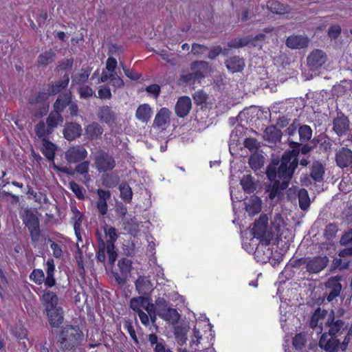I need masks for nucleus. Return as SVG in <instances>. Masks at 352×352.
I'll list each match as a JSON object with an SVG mask.
<instances>
[{
  "mask_svg": "<svg viewBox=\"0 0 352 352\" xmlns=\"http://www.w3.org/2000/svg\"><path fill=\"white\" fill-rule=\"evenodd\" d=\"M310 327L314 329L316 333L322 332L324 327H329V333H324L319 341V345L322 349L328 351H333L338 349L345 350L349 342V336L352 335V326L347 332V336L342 344L340 339L336 336L341 330L344 331V322L338 320L334 321L333 313H329L324 309H317L311 316Z\"/></svg>",
  "mask_w": 352,
  "mask_h": 352,
  "instance_id": "obj_1",
  "label": "nucleus"
},
{
  "mask_svg": "<svg viewBox=\"0 0 352 352\" xmlns=\"http://www.w3.org/2000/svg\"><path fill=\"white\" fill-rule=\"evenodd\" d=\"M298 152L295 150L285 152L280 160V164L276 171L275 164L268 166L266 174L270 181L274 183L270 191L269 197L271 199L288 186V183L292 179L293 174L298 166Z\"/></svg>",
  "mask_w": 352,
  "mask_h": 352,
  "instance_id": "obj_2",
  "label": "nucleus"
},
{
  "mask_svg": "<svg viewBox=\"0 0 352 352\" xmlns=\"http://www.w3.org/2000/svg\"><path fill=\"white\" fill-rule=\"evenodd\" d=\"M83 338V333L78 327L73 326L64 327L58 340L60 352H75Z\"/></svg>",
  "mask_w": 352,
  "mask_h": 352,
  "instance_id": "obj_3",
  "label": "nucleus"
},
{
  "mask_svg": "<svg viewBox=\"0 0 352 352\" xmlns=\"http://www.w3.org/2000/svg\"><path fill=\"white\" fill-rule=\"evenodd\" d=\"M268 217L266 214H261L251 228L250 233L253 236L251 239L254 243V239H259L260 241L270 243L272 239V232L268 229Z\"/></svg>",
  "mask_w": 352,
  "mask_h": 352,
  "instance_id": "obj_4",
  "label": "nucleus"
},
{
  "mask_svg": "<svg viewBox=\"0 0 352 352\" xmlns=\"http://www.w3.org/2000/svg\"><path fill=\"white\" fill-rule=\"evenodd\" d=\"M191 73L183 75L182 79L188 83L199 82L210 72V67L208 63L203 60H197L190 65Z\"/></svg>",
  "mask_w": 352,
  "mask_h": 352,
  "instance_id": "obj_5",
  "label": "nucleus"
},
{
  "mask_svg": "<svg viewBox=\"0 0 352 352\" xmlns=\"http://www.w3.org/2000/svg\"><path fill=\"white\" fill-rule=\"evenodd\" d=\"M21 218L24 224L28 227L32 240L37 241L40 237L39 221L32 210L25 209L21 213Z\"/></svg>",
  "mask_w": 352,
  "mask_h": 352,
  "instance_id": "obj_6",
  "label": "nucleus"
},
{
  "mask_svg": "<svg viewBox=\"0 0 352 352\" xmlns=\"http://www.w3.org/2000/svg\"><path fill=\"white\" fill-rule=\"evenodd\" d=\"M265 38L264 34H258L255 36H245L243 38H236L230 41L228 47L230 48H240L249 45L253 46L259 45Z\"/></svg>",
  "mask_w": 352,
  "mask_h": 352,
  "instance_id": "obj_7",
  "label": "nucleus"
},
{
  "mask_svg": "<svg viewBox=\"0 0 352 352\" xmlns=\"http://www.w3.org/2000/svg\"><path fill=\"white\" fill-rule=\"evenodd\" d=\"M87 155V151L82 145L71 146L65 153V158L69 164H76L82 162Z\"/></svg>",
  "mask_w": 352,
  "mask_h": 352,
  "instance_id": "obj_8",
  "label": "nucleus"
},
{
  "mask_svg": "<svg viewBox=\"0 0 352 352\" xmlns=\"http://www.w3.org/2000/svg\"><path fill=\"white\" fill-rule=\"evenodd\" d=\"M327 57L321 50H313L307 58V66L311 71H317L326 63Z\"/></svg>",
  "mask_w": 352,
  "mask_h": 352,
  "instance_id": "obj_9",
  "label": "nucleus"
},
{
  "mask_svg": "<svg viewBox=\"0 0 352 352\" xmlns=\"http://www.w3.org/2000/svg\"><path fill=\"white\" fill-rule=\"evenodd\" d=\"M130 307L138 314L144 311V310L148 314L154 311V305L151 302L150 298L144 296L131 298Z\"/></svg>",
  "mask_w": 352,
  "mask_h": 352,
  "instance_id": "obj_10",
  "label": "nucleus"
},
{
  "mask_svg": "<svg viewBox=\"0 0 352 352\" xmlns=\"http://www.w3.org/2000/svg\"><path fill=\"white\" fill-rule=\"evenodd\" d=\"M96 168L99 172H105L112 170L116 162L113 157L104 152H99L95 157Z\"/></svg>",
  "mask_w": 352,
  "mask_h": 352,
  "instance_id": "obj_11",
  "label": "nucleus"
},
{
  "mask_svg": "<svg viewBox=\"0 0 352 352\" xmlns=\"http://www.w3.org/2000/svg\"><path fill=\"white\" fill-rule=\"evenodd\" d=\"M329 263L327 256H318L305 260L306 268L309 273L316 274L326 267Z\"/></svg>",
  "mask_w": 352,
  "mask_h": 352,
  "instance_id": "obj_12",
  "label": "nucleus"
},
{
  "mask_svg": "<svg viewBox=\"0 0 352 352\" xmlns=\"http://www.w3.org/2000/svg\"><path fill=\"white\" fill-rule=\"evenodd\" d=\"M327 289V299L329 302L332 301L335 298L339 296L342 289L340 284V278L338 276L330 277L325 283Z\"/></svg>",
  "mask_w": 352,
  "mask_h": 352,
  "instance_id": "obj_13",
  "label": "nucleus"
},
{
  "mask_svg": "<svg viewBox=\"0 0 352 352\" xmlns=\"http://www.w3.org/2000/svg\"><path fill=\"white\" fill-rule=\"evenodd\" d=\"M118 265L121 275H119L117 272H113V276L119 285H124L127 276L131 271L132 263L128 258H122L118 261Z\"/></svg>",
  "mask_w": 352,
  "mask_h": 352,
  "instance_id": "obj_14",
  "label": "nucleus"
},
{
  "mask_svg": "<svg viewBox=\"0 0 352 352\" xmlns=\"http://www.w3.org/2000/svg\"><path fill=\"white\" fill-rule=\"evenodd\" d=\"M350 122L343 113H338L333 121V129L338 136H342L349 130Z\"/></svg>",
  "mask_w": 352,
  "mask_h": 352,
  "instance_id": "obj_15",
  "label": "nucleus"
},
{
  "mask_svg": "<svg viewBox=\"0 0 352 352\" xmlns=\"http://www.w3.org/2000/svg\"><path fill=\"white\" fill-rule=\"evenodd\" d=\"M170 115L171 111L168 109L166 107L161 108L155 116L153 126L161 130L166 129L170 122Z\"/></svg>",
  "mask_w": 352,
  "mask_h": 352,
  "instance_id": "obj_16",
  "label": "nucleus"
},
{
  "mask_svg": "<svg viewBox=\"0 0 352 352\" xmlns=\"http://www.w3.org/2000/svg\"><path fill=\"white\" fill-rule=\"evenodd\" d=\"M135 289L139 294L149 295L154 289L149 277L140 276L135 282Z\"/></svg>",
  "mask_w": 352,
  "mask_h": 352,
  "instance_id": "obj_17",
  "label": "nucleus"
},
{
  "mask_svg": "<svg viewBox=\"0 0 352 352\" xmlns=\"http://www.w3.org/2000/svg\"><path fill=\"white\" fill-rule=\"evenodd\" d=\"M286 223H285L283 217L281 214L276 213L272 219V226L274 230V232L280 239L287 237V234L289 233L288 228H286Z\"/></svg>",
  "mask_w": 352,
  "mask_h": 352,
  "instance_id": "obj_18",
  "label": "nucleus"
},
{
  "mask_svg": "<svg viewBox=\"0 0 352 352\" xmlns=\"http://www.w3.org/2000/svg\"><path fill=\"white\" fill-rule=\"evenodd\" d=\"M191 107L192 102L189 97H180L175 107V113L179 118H184L189 113Z\"/></svg>",
  "mask_w": 352,
  "mask_h": 352,
  "instance_id": "obj_19",
  "label": "nucleus"
},
{
  "mask_svg": "<svg viewBox=\"0 0 352 352\" xmlns=\"http://www.w3.org/2000/svg\"><path fill=\"white\" fill-rule=\"evenodd\" d=\"M269 243L260 241L254 251V257L258 262L266 263L270 258L272 251L268 247Z\"/></svg>",
  "mask_w": 352,
  "mask_h": 352,
  "instance_id": "obj_20",
  "label": "nucleus"
},
{
  "mask_svg": "<svg viewBox=\"0 0 352 352\" xmlns=\"http://www.w3.org/2000/svg\"><path fill=\"white\" fill-rule=\"evenodd\" d=\"M158 316L164 320L175 324L178 322L180 315L175 309L170 307L160 308L157 311Z\"/></svg>",
  "mask_w": 352,
  "mask_h": 352,
  "instance_id": "obj_21",
  "label": "nucleus"
},
{
  "mask_svg": "<svg viewBox=\"0 0 352 352\" xmlns=\"http://www.w3.org/2000/svg\"><path fill=\"white\" fill-rule=\"evenodd\" d=\"M98 117L101 121H103L108 125L111 126L116 122L117 114L110 107L105 105L99 108Z\"/></svg>",
  "mask_w": 352,
  "mask_h": 352,
  "instance_id": "obj_22",
  "label": "nucleus"
},
{
  "mask_svg": "<svg viewBox=\"0 0 352 352\" xmlns=\"http://www.w3.org/2000/svg\"><path fill=\"white\" fill-rule=\"evenodd\" d=\"M309 38L304 35L293 34L286 40V45L291 49H302L307 46Z\"/></svg>",
  "mask_w": 352,
  "mask_h": 352,
  "instance_id": "obj_23",
  "label": "nucleus"
},
{
  "mask_svg": "<svg viewBox=\"0 0 352 352\" xmlns=\"http://www.w3.org/2000/svg\"><path fill=\"white\" fill-rule=\"evenodd\" d=\"M336 159L338 166L340 168L347 167L352 162V151L343 147L337 152Z\"/></svg>",
  "mask_w": 352,
  "mask_h": 352,
  "instance_id": "obj_24",
  "label": "nucleus"
},
{
  "mask_svg": "<svg viewBox=\"0 0 352 352\" xmlns=\"http://www.w3.org/2000/svg\"><path fill=\"white\" fill-rule=\"evenodd\" d=\"M82 133V127L79 124L70 122L65 124L63 135L65 139L72 141L80 137Z\"/></svg>",
  "mask_w": 352,
  "mask_h": 352,
  "instance_id": "obj_25",
  "label": "nucleus"
},
{
  "mask_svg": "<svg viewBox=\"0 0 352 352\" xmlns=\"http://www.w3.org/2000/svg\"><path fill=\"white\" fill-rule=\"evenodd\" d=\"M42 302L45 311L59 307L57 295L50 290L44 292L42 296Z\"/></svg>",
  "mask_w": 352,
  "mask_h": 352,
  "instance_id": "obj_26",
  "label": "nucleus"
},
{
  "mask_svg": "<svg viewBox=\"0 0 352 352\" xmlns=\"http://www.w3.org/2000/svg\"><path fill=\"white\" fill-rule=\"evenodd\" d=\"M245 210L250 216H254L261 210V200L255 195H252L245 202Z\"/></svg>",
  "mask_w": 352,
  "mask_h": 352,
  "instance_id": "obj_27",
  "label": "nucleus"
},
{
  "mask_svg": "<svg viewBox=\"0 0 352 352\" xmlns=\"http://www.w3.org/2000/svg\"><path fill=\"white\" fill-rule=\"evenodd\" d=\"M102 126L96 122H93L85 126V135L88 140L98 139L103 133Z\"/></svg>",
  "mask_w": 352,
  "mask_h": 352,
  "instance_id": "obj_28",
  "label": "nucleus"
},
{
  "mask_svg": "<svg viewBox=\"0 0 352 352\" xmlns=\"http://www.w3.org/2000/svg\"><path fill=\"white\" fill-rule=\"evenodd\" d=\"M49 322L52 327H58L63 322V311L61 307L46 311Z\"/></svg>",
  "mask_w": 352,
  "mask_h": 352,
  "instance_id": "obj_29",
  "label": "nucleus"
},
{
  "mask_svg": "<svg viewBox=\"0 0 352 352\" xmlns=\"http://www.w3.org/2000/svg\"><path fill=\"white\" fill-rule=\"evenodd\" d=\"M227 69L232 73L240 72L245 67V62L239 56H232L225 62Z\"/></svg>",
  "mask_w": 352,
  "mask_h": 352,
  "instance_id": "obj_30",
  "label": "nucleus"
},
{
  "mask_svg": "<svg viewBox=\"0 0 352 352\" xmlns=\"http://www.w3.org/2000/svg\"><path fill=\"white\" fill-rule=\"evenodd\" d=\"M340 244L347 248L339 252L340 257L352 256V229L346 232L340 239Z\"/></svg>",
  "mask_w": 352,
  "mask_h": 352,
  "instance_id": "obj_31",
  "label": "nucleus"
},
{
  "mask_svg": "<svg viewBox=\"0 0 352 352\" xmlns=\"http://www.w3.org/2000/svg\"><path fill=\"white\" fill-rule=\"evenodd\" d=\"M152 116V109L147 104H143L136 110L135 117L142 122H147Z\"/></svg>",
  "mask_w": 352,
  "mask_h": 352,
  "instance_id": "obj_32",
  "label": "nucleus"
},
{
  "mask_svg": "<svg viewBox=\"0 0 352 352\" xmlns=\"http://www.w3.org/2000/svg\"><path fill=\"white\" fill-rule=\"evenodd\" d=\"M267 7L273 13L283 14L289 12V7L276 0H269L267 3Z\"/></svg>",
  "mask_w": 352,
  "mask_h": 352,
  "instance_id": "obj_33",
  "label": "nucleus"
},
{
  "mask_svg": "<svg viewBox=\"0 0 352 352\" xmlns=\"http://www.w3.org/2000/svg\"><path fill=\"white\" fill-rule=\"evenodd\" d=\"M72 212L74 213V217L72 218L74 223V229L75 231V234L78 239V241H82L81 234H80V227L82 222V214L76 208L72 209Z\"/></svg>",
  "mask_w": 352,
  "mask_h": 352,
  "instance_id": "obj_34",
  "label": "nucleus"
},
{
  "mask_svg": "<svg viewBox=\"0 0 352 352\" xmlns=\"http://www.w3.org/2000/svg\"><path fill=\"white\" fill-rule=\"evenodd\" d=\"M71 93H67L60 96L57 98L54 104V111L60 113L71 102Z\"/></svg>",
  "mask_w": 352,
  "mask_h": 352,
  "instance_id": "obj_35",
  "label": "nucleus"
},
{
  "mask_svg": "<svg viewBox=\"0 0 352 352\" xmlns=\"http://www.w3.org/2000/svg\"><path fill=\"white\" fill-rule=\"evenodd\" d=\"M281 136V131L274 126L267 127L264 133L265 140L274 143L280 141Z\"/></svg>",
  "mask_w": 352,
  "mask_h": 352,
  "instance_id": "obj_36",
  "label": "nucleus"
},
{
  "mask_svg": "<svg viewBox=\"0 0 352 352\" xmlns=\"http://www.w3.org/2000/svg\"><path fill=\"white\" fill-rule=\"evenodd\" d=\"M43 142V149L42 152L43 155L49 160H53L55 157V151L56 146L52 142H50L47 139L42 140Z\"/></svg>",
  "mask_w": 352,
  "mask_h": 352,
  "instance_id": "obj_37",
  "label": "nucleus"
},
{
  "mask_svg": "<svg viewBox=\"0 0 352 352\" xmlns=\"http://www.w3.org/2000/svg\"><path fill=\"white\" fill-rule=\"evenodd\" d=\"M324 170L321 163L316 162L312 165L311 177L316 182H320L323 179Z\"/></svg>",
  "mask_w": 352,
  "mask_h": 352,
  "instance_id": "obj_38",
  "label": "nucleus"
},
{
  "mask_svg": "<svg viewBox=\"0 0 352 352\" xmlns=\"http://www.w3.org/2000/svg\"><path fill=\"white\" fill-rule=\"evenodd\" d=\"M69 78L67 74H65L63 78L57 82L55 85H51L49 87L50 94L53 95L59 93L61 90L64 89L69 83Z\"/></svg>",
  "mask_w": 352,
  "mask_h": 352,
  "instance_id": "obj_39",
  "label": "nucleus"
},
{
  "mask_svg": "<svg viewBox=\"0 0 352 352\" xmlns=\"http://www.w3.org/2000/svg\"><path fill=\"white\" fill-rule=\"evenodd\" d=\"M35 132L36 135L43 140L52 132V129L48 125L46 126L43 122H40L35 126Z\"/></svg>",
  "mask_w": 352,
  "mask_h": 352,
  "instance_id": "obj_40",
  "label": "nucleus"
},
{
  "mask_svg": "<svg viewBox=\"0 0 352 352\" xmlns=\"http://www.w3.org/2000/svg\"><path fill=\"white\" fill-rule=\"evenodd\" d=\"M89 76V72L87 69H80L78 73L74 74L72 77L73 85H81L85 82Z\"/></svg>",
  "mask_w": 352,
  "mask_h": 352,
  "instance_id": "obj_41",
  "label": "nucleus"
},
{
  "mask_svg": "<svg viewBox=\"0 0 352 352\" xmlns=\"http://www.w3.org/2000/svg\"><path fill=\"white\" fill-rule=\"evenodd\" d=\"M63 119L61 114L54 111L50 113L47 118V124L53 130V129L56 127L58 124L63 122Z\"/></svg>",
  "mask_w": 352,
  "mask_h": 352,
  "instance_id": "obj_42",
  "label": "nucleus"
},
{
  "mask_svg": "<svg viewBox=\"0 0 352 352\" xmlns=\"http://www.w3.org/2000/svg\"><path fill=\"white\" fill-rule=\"evenodd\" d=\"M298 195L300 208L303 210H307L310 205V199L307 191L303 188L300 189L298 191Z\"/></svg>",
  "mask_w": 352,
  "mask_h": 352,
  "instance_id": "obj_43",
  "label": "nucleus"
},
{
  "mask_svg": "<svg viewBox=\"0 0 352 352\" xmlns=\"http://www.w3.org/2000/svg\"><path fill=\"white\" fill-rule=\"evenodd\" d=\"M55 53L50 50L41 54L37 58V63L39 65H47L53 61Z\"/></svg>",
  "mask_w": 352,
  "mask_h": 352,
  "instance_id": "obj_44",
  "label": "nucleus"
},
{
  "mask_svg": "<svg viewBox=\"0 0 352 352\" xmlns=\"http://www.w3.org/2000/svg\"><path fill=\"white\" fill-rule=\"evenodd\" d=\"M241 185L244 191L249 193L252 192L256 188L252 177L250 175H246L243 177L241 179Z\"/></svg>",
  "mask_w": 352,
  "mask_h": 352,
  "instance_id": "obj_45",
  "label": "nucleus"
},
{
  "mask_svg": "<svg viewBox=\"0 0 352 352\" xmlns=\"http://www.w3.org/2000/svg\"><path fill=\"white\" fill-rule=\"evenodd\" d=\"M264 164L263 157L258 153L252 154L249 159L250 167L256 170L261 168Z\"/></svg>",
  "mask_w": 352,
  "mask_h": 352,
  "instance_id": "obj_46",
  "label": "nucleus"
},
{
  "mask_svg": "<svg viewBox=\"0 0 352 352\" xmlns=\"http://www.w3.org/2000/svg\"><path fill=\"white\" fill-rule=\"evenodd\" d=\"M298 134L300 142H307L311 138L312 129L308 125H302L298 129Z\"/></svg>",
  "mask_w": 352,
  "mask_h": 352,
  "instance_id": "obj_47",
  "label": "nucleus"
},
{
  "mask_svg": "<svg viewBox=\"0 0 352 352\" xmlns=\"http://www.w3.org/2000/svg\"><path fill=\"white\" fill-rule=\"evenodd\" d=\"M104 232L107 239V245L109 243L114 244V242L118 239V234L116 228L113 227L106 225L104 227Z\"/></svg>",
  "mask_w": 352,
  "mask_h": 352,
  "instance_id": "obj_48",
  "label": "nucleus"
},
{
  "mask_svg": "<svg viewBox=\"0 0 352 352\" xmlns=\"http://www.w3.org/2000/svg\"><path fill=\"white\" fill-rule=\"evenodd\" d=\"M119 189L121 198L126 202H130L133 196L131 187L126 184H120Z\"/></svg>",
  "mask_w": 352,
  "mask_h": 352,
  "instance_id": "obj_49",
  "label": "nucleus"
},
{
  "mask_svg": "<svg viewBox=\"0 0 352 352\" xmlns=\"http://www.w3.org/2000/svg\"><path fill=\"white\" fill-rule=\"evenodd\" d=\"M69 189L75 194L78 199L81 200L85 199V190L77 183H76L74 181H72L69 183Z\"/></svg>",
  "mask_w": 352,
  "mask_h": 352,
  "instance_id": "obj_50",
  "label": "nucleus"
},
{
  "mask_svg": "<svg viewBox=\"0 0 352 352\" xmlns=\"http://www.w3.org/2000/svg\"><path fill=\"white\" fill-rule=\"evenodd\" d=\"M96 234L99 241V250L97 254V258L99 261L104 262L105 260V243L102 239L101 235L98 232H97Z\"/></svg>",
  "mask_w": 352,
  "mask_h": 352,
  "instance_id": "obj_51",
  "label": "nucleus"
},
{
  "mask_svg": "<svg viewBox=\"0 0 352 352\" xmlns=\"http://www.w3.org/2000/svg\"><path fill=\"white\" fill-rule=\"evenodd\" d=\"M30 278L36 284L41 285L44 281V273L42 270H34L30 276Z\"/></svg>",
  "mask_w": 352,
  "mask_h": 352,
  "instance_id": "obj_52",
  "label": "nucleus"
},
{
  "mask_svg": "<svg viewBox=\"0 0 352 352\" xmlns=\"http://www.w3.org/2000/svg\"><path fill=\"white\" fill-rule=\"evenodd\" d=\"M157 54L161 56L163 60L171 65H175L177 62V56L173 54H169L165 50H161Z\"/></svg>",
  "mask_w": 352,
  "mask_h": 352,
  "instance_id": "obj_53",
  "label": "nucleus"
},
{
  "mask_svg": "<svg viewBox=\"0 0 352 352\" xmlns=\"http://www.w3.org/2000/svg\"><path fill=\"white\" fill-rule=\"evenodd\" d=\"M107 253L109 256V263L113 265L117 258V252L115 250V246L113 243H109L106 245Z\"/></svg>",
  "mask_w": 352,
  "mask_h": 352,
  "instance_id": "obj_54",
  "label": "nucleus"
},
{
  "mask_svg": "<svg viewBox=\"0 0 352 352\" xmlns=\"http://www.w3.org/2000/svg\"><path fill=\"white\" fill-rule=\"evenodd\" d=\"M175 336L177 342L181 344H184L187 340L186 331L183 328L177 327L175 329Z\"/></svg>",
  "mask_w": 352,
  "mask_h": 352,
  "instance_id": "obj_55",
  "label": "nucleus"
},
{
  "mask_svg": "<svg viewBox=\"0 0 352 352\" xmlns=\"http://www.w3.org/2000/svg\"><path fill=\"white\" fill-rule=\"evenodd\" d=\"M229 49H230L229 47H228V48H224V49H221V47H220L219 46L216 47L210 51V52L208 54V58L210 59H214L220 54L227 55L229 52Z\"/></svg>",
  "mask_w": 352,
  "mask_h": 352,
  "instance_id": "obj_56",
  "label": "nucleus"
},
{
  "mask_svg": "<svg viewBox=\"0 0 352 352\" xmlns=\"http://www.w3.org/2000/svg\"><path fill=\"white\" fill-rule=\"evenodd\" d=\"M305 336L302 333H298L295 336L293 339V345L296 349H301L305 344Z\"/></svg>",
  "mask_w": 352,
  "mask_h": 352,
  "instance_id": "obj_57",
  "label": "nucleus"
},
{
  "mask_svg": "<svg viewBox=\"0 0 352 352\" xmlns=\"http://www.w3.org/2000/svg\"><path fill=\"white\" fill-rule=\"evenodd\" d=\"M79 94L81 98H87L93 96L94 91L87 85H81L79 89Z\"/></svg>",
  "mask_w": 352,
  "mask_h": 352,
  "instance_id": "obj_58",
  "label": "nucleus"
},
{
  "mask_svg": "<svg viewBox=\"0 0 352 352\" xmlns=\"http://www.w3.org/2000/svg\"><path fill=\"white\" fill-rule=\"evenodd\" d=\"M90 162L89 161H82L81 163L78 164L75 168L76 173L80 175H85L88 173L89 169Z\"/></svg>",
  "mask_w": 352,
  "mask_h": 352,
  "instance_id": "obj_59",
  "label": "nucleus"
},
{
  "mask_svg": "<svg viewBox=\"0 0 352 352\" xmlns=\"http://www.w3.org/2000/svg\"><path fill=\"white\" fill-rule=\"evenodd\" d=\"M208 50V47L204 45L193 43L192 45V53L195 56L204 54Z\"/></svg>",
  "mask_w": 352,
  "mask_h": 352,
  "instance_id": "obj_60",
  "label": "nucleus"
},
{
  "mask_svg": "<svg viewBox=\"0 0 352 352\" xmlns=\"http://www.w3.org/2000/svg\"><path fill=\"white\" fill-rule=\"evenodd\" d=\"M208 96L204 91H197L194 94L193 98L197 104H201L207 100Z\"/></svg>",
  "mask_w": 352,
  "mask_h": 352,
  "instance_id": "obj_61",
  "label": "nucleus"
},
{
  "mask_svg": "<svg viewBox=\"0 0 352 352\" xmlns=\"http://www.w3.org/2000/svg\"><path fill=\"white\" fill-rule=\"evenodd\" d=\"M110 80L115 87L120 88L124 85L122 79L116 73L110 74Z\"/></svg>",
  "mask_w": 352,
  "mask_h": 352,
  "instance_id": "obj_62",
  "label": "nucleus"
},
{
  "mask_svg": "<svg viewBox=\"0 0 352 352\" xmlns=\"http://www.w3.org/2000/svg\"><path fill=\"white\" fill-rule=\"evenodd\" d=\"M49 242L50 243V248L52 250L53 255L56 258H60L63 254L61 246L52 240H49Z\"/></svg>",
  "mask_w": 352,
  "mask_h": 352,
  "instance_id": "obj_63",
  "label": "nucleus"
},
{
  "mask_svg": "<svg viewBox=\"0 0 352 352\" xmlns=\"http://www.w3.org/2000/svg\"><path fill=\"white\" fill-rule=\"evenodd\" d=\"M13 334L19 339L25 338L27 336V330L22 326H17L12 329Z\"/></svg>",
  "mask_w": 352,
  "mask_h": 352,
  "instance_id": "obj_64",
  "label": "nucleus"
}]
</instances>
